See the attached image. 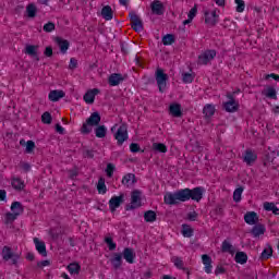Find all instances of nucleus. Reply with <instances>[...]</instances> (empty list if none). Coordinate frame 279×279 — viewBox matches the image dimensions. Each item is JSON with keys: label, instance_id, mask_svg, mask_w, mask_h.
Returning a JSON list of instances; mask_svg holds the SVG:
<instances>
[{"label": "nucleus", "instance_id": "obj_39", "mask_svg": "<svg viewBox=\"0 0 279 279\" xmlns=\"http://www.w3.org/2000/svg\"><path fill=\"white\" fill-rule=\"evenodd\" d=\"M162 45L165 46H169V45H173V43H175V35L173 34H167L162 37L161 39Z\"/></svg>", "mask_w": 279, "mask_h": 279}, {"label": "nucleus", "instance_id": "obj_59", "mask_svg": "<svg viewBox=\"0 0 279 279\" xmlns=\"http://www.w3.org/2000/svg\"><path fill=\"white\" fill-rule=\"evenodd\" d=\"M69 69H71V70L77 69V61H76L75 58H71V59H70Z\"/></svg>", "mask_w": 279, "mask_h": 279}, {"label": "nucleus", "instance_id": "obj_26", "mask_svg": "<svg viewBox=\"0 0 279 279\" xmlns=\"http://www.w3.org/2000/svg\"><path fill=\"white\" fill-rule=\"evenodd\" d=\"M65 96L64 90H51L48 95V99L50 101H60V99H62Z\"/></svg>", "mask_w": 279, "mask_h": 279}, {"label": "nucleus", "instance_id": "obj_57", "mask_svg": "<svg viewBox=\"0 0 279 279\" xmlns=\"http://www.w3.org/2000/svg\"><path fill=\"white\" fill-rule=\"evenodd\" d=\"M221 274H226V269L221 265H218L215 269V276H219Z\"/></svg>", "mask_w": 279, "mask_h": 279}, {"label": "nucleus", "instance_id": "obj_62", "mask_svg": "<svg viewBox=\"0 0 279 279\" xmlns=\"http://www.w3.org/2000/svg\"><path fill=\"white\" fill-rule=\"evenodd\" d=\"M50 236L53 239V241H57L59 239L60 234L56 232V230H50Z\"/></svg>", "mask_w": 279, "mask_h": 279}, {"label": "nucleus", "instance_id": "obj_51", "mask_svg": "<svg viewBox=\"0 0 279 279\" xmlns=\"http://www.w3.org/2000/svg\"><path fill=\"white\" fill-rule=\"evenodd\" d=\"M106 173H107L108 178H112V175H114V165L108 163Z\"/></svg>", "mask_w": 279, "mask_h": 279}, {"label": "nucleus", "instance_id": "obj_9", "mask_svg": "<svg viewBox=\"0 0 279 279\" xmlns=\"http://www.w3.org/2000/svg\"><path fill=\"white\" fill-rule=\"evenodd\" d=\"M205 23L209 27H215V25L219 23V15H217V11H205Z\"/></svg>", "mask_w": 279, "mask_h": 279}, {"label": "nucleus", "instance_id": "obj_58", "mask_svg": "<svg viewBox=\"0 0 279 279\" xmlns=\"http://www.w3.org/2000/svg\"><path fill=\"white\" fill-rule=\"evenodd\" d=\"M21 167L25 173H28V171H32V166L28 162H22Z\"/></svg>", "mask_w": 279, "mask_h": 279}, {"label": "nucleus", "instance_id": "obj_17", "mask_svg": "<svg viewBox=\"0 0 279 279\" xmlns=\"http://www.w3.org/2000/svg\"><path fill=\"white\" fill-rule=\"evenodd\" d=\"M125 77H123V74L121 73H113L108 78L109 86H119L121 82H124Z\"/></svg>", "mask_w": 279, "mask_h": 279}, {"label": "nucleus", "instance_id": "obj_38", "mask_svg": "<svg viewBox=\"0 0 279 279\" xmlns=\"http://www.w3.org/2000/svg\"><path fill=\"white\" fill-rule=\"evenodd\" d=\"M153 149L157 154H167V145L162 143H153Z\"/></svg>", "mask_w": 279, "mask_h": 279}, {"label": "nucleus", "instance_id": "obj_54", "mask_svg": "<svg viewBox=\"0 0 279 279\" xmlns=\"http://www.w3.org/2000/svg\"><path fill=\"white\" fill-rule=\"evenodd\" d=\"M44 54L46 58H51L53 56V48L51 46L46 47Z\"/></svg>", "mask_w": 279, "mask_h": 279}, {"label": "nucleus", "instance_id": "obj_50", "mask_svg": "<svg viewBox=\"0 0 279 279\" xmlns=\"http://www.w3.org/2000/svg\"><path fill=\"white\" fill-rule=\"evenodd\" d=\"M53 29H56V24L53 22H48L44 25V32H46L47 34L53 32Z\"/></svg>", "mask_w": 279, "mask_h": 279}, {"label": "nucleus", "instance_id": "obj_5", "mask_svg": "<svg viewBox=\"0 0 279 279\" xmlns=\"http://www.w3.org/2000/svg\"><path fill=\"white\" fill-rule=\"evenodd\" d=\"M143 206L141 202V191L135 190L131 193V203L125 206V210H136Z\"/></svg>", "mask_w": 279, "mask_h": 279}, {"label": "nucleus", "instance_id": "obj_14", "mask_svg": "<svg viewBox=\"0 0 279 279\" xmlns=\"http://www.w3.org/2000/svg\"><path fill=\"white\" fill-rule=\"evenodd\" d=\"M265 232H267L265 225L257 223V225H254V227L250 231V234H252V236H254V239H258V236H263V234H265Z\"/></svg>", "mask_w": 279, "mask_h": 279}, {"label": "nucleus", "instance_id": "obj_47", "mask_svg": "<svg viewBox=\"0 0 279 279\" xmlns=\"http://www.w3.org/2000/svg\"><path fill=\"white\" fill-rule=\"evenodd\" d=\"M105 243H107L110 252H114V250H117V243H114L112 238H105Z\"/></svg>", "mask_w": 279, "mask_h": 279}, {"label": "nucleus", "instance_id": "obj_53", "mask_svg": "<svg viewBox=\"0 0 279 279\" xmlns=\"http://www.w3.org/2000/svg\"><path fill=\"white\" fill-rule=\"evenodd\" d=\"M189 19H192V21L195 19V16H197V5H194L189 14H187Z\"/></svg>", "mask_w": 279, "mask_h": 279}, {"label": "nucleus", "instance_id": "obj_24", "mask_svg": "<svg viewBox=\"0 0 279 279\" xmlns=\"http://www.w3.org/2000/svg\"><path fill=\"white\" fill-rule=\"evenodd\" d=\"M258 156L252 151V149H247L244 153L243 160L246 162V165H253V162H256Z\"/></svg>", "mask_w": 279, "mask_h": 279}, {"label": "nucleus", "instance_id": "obj_36", "mask_svg": "<svg viewBox=\"0 0 279 279\" xmlns=\"http://www.w3.org/2000/svg\"><path fill=\"white\" fill-rule=\"evenodd\" d=\"M97 191L101 195H106V193L108 192V189L106 187V179H104L102 177L98 180Z\"/></svg>", "mask_w": 279, "mask_h": 279}, {"label": "nucleus", "instance_id": "obj_6", "mask_svg": "<svg viewBox=\"0 0 279 279\" xmlns=\"http://www.w3.org/2000/svg\"><path fill=\"white\" fill-rule=\"evenodd\" d=\"M129 19L131 21V27L132 29H134V32H143V20H141V17H138V15H136V12L131 11L129 13Z\"/></svg>", "mask_w": 279, "mask_h": 279}, {"label": "nucleus", "instance_id": "obj_3", "mask_svg": "<svg viewBox=\"0 0 279 279\" xmlns=\"http://www.w3.org/2000/svg\"><path fill=\"white\" fill-rule=\"evenodd\" d=\"M1 256L4 263L10 262V265H19V258H21V256L14 253L10 246H3Z\"/></svg>", "mask_w": 279, "mask_h": 279}, {"label": "nucleus", "instance_id": "obj_1", "mask_svg": "<svg viewBox=\"0 0 279 279\" xmlns=\"http://www.w3.org/2000/svg\"><path fill=\"white\" fill-rule=\"evenodd\" d=\"M204 193H206V189L202 186L192 190L186 187L174 193H167L163 196V202L168 206H175V204H179L180 202H189V199H192L193 202H202V199H204Z\"/></svg>", "mask_w": 279, "mask_h": 279}, {"label": "nucleus", "instance_id": "obj_63", "mask_svg": "<svg viewBox=\"0 0 279 279\" xmlns=\"http://www.w3.org/2000/svg\"><path fill=\"white\" fill-rule=\"evenodd\" d=\"M56 132H58V134H64V128L60 124H56Z\"/></svg>", "mask_w": 279, "mask_h": 279}, {"label": "nucleus", "instance_id": "obj_33", "mask_svg": "<svg viewBox=\"0 0 279 279\" xmlns=\"http://www.w3.org/2000/svg\"><path fill=\"white\" fill-rule=\"evenodd\" d=\"M37 12H38V8H36V4L29 3L26 7V14H27L28 19H35Z\"/></svg>", "mask_w": 279, "mask_h": 279}, {"label": "nucleus", "instance_id": "obj_20", "mask_svg": "<svg viewBox=\"0 0 279 279\" xmlns=\"http://www.w3.org/2000/svg\"><path fill=\"white\" fill-rule=\"evenodd\" d=\"M54 43H57L61 53H66V51H69V47H71L69 40L63 39L62 37H56Z\"/></svg>", "mask_w": 279, "mask_h": 279}, {"label": "nucleus", "instance_id": "obj_34", "mask_svg": "<svg viewBox=\"0 0 279 279\" xmlns=\"http://www.w3.org/2000/svg\"><path fill=\"white\" fill-rule=\"evenodd\" d=\"M144 219L146 223H154V221H156L157 219L156 211L147 210L146 213H144Z\"/></svg>", "mask_w": 279, "mask_h": 279}, {"label": "nucleus", "instance_id": "obj_7", "mask_svg": "<svg viewBox=\"0 0 279 279\" xmlns=\"http://www.w3.org/2000/svg\"><path fill=\"white\" fill-rule=\"evenodd\" d=\"M114 138L119 146L123 145L124 141H128V124H121L114 133Z\"/></svg>", "mask_w": 279, "mask_h": 279}, {"label": "nucleus", "instance_id": "obj_60", "mask_svg": "<svg viewBox=\"0 0 279 279\" xmlns=\"http://www.w3.org/2000/svg\"><path fill=\"white\" fill-rule=\"evenodd\" d=\"M51 263L49 260H41L37 263V267H49Z\"/></svg>", "mask_w": 279, "mask_h": 279}, {"label": "nucleus", "instance_id": "obj_35", "mask_svg": "<svg viewBox=\"0 0 279 279\" xmlns=\"http://www.w3.org/2000/svg\"><path fill=\"white\" fill-rule=\"evenodd\" d=\"M262 95H265V97H268V99H278L276 88L274 87L266 88L262 92Z\"/></svg>", "mask_w": 279, "mask_h": 279}, {"label": "nucleus", "instance_id": "obj_25", "mask_svg": "<svg viewBox=\"0 0 279 279\" xmlns=\"http://www.w3.org/2000/svg\"><path fill=\"white\" fill-rule=\"evenodd\" d=\"M101 16L105 21H112L114 16V12L112 11L111 5H106L101 9Z\"/></svg>", "mask_w": 279, "mask_h": 279}, {"label": "nucleus", "instance_id": "obj_19", "mask_svg": "<svg viewBox=\"0 0 279 279\" xmlns=\"http://www.w3.org/2000/svg\"><path fill=\"white\" fill-rule=\"evenodd\" d=\"M34 243H35V247H36L38 254H40V256L46 257L47 256V245L45 244V242L40 241L38 238H34Z\"/></svg>", "mask_w": 279, "mask_h": 279}, {"label": "nucleus", "instance_id": "obj_22", "mask_svg": "<svg viewBox=\"0 0 279 279\" xmlns=\"http://www.w3.org/2000/svg\"><path fill=\"white\" fill-rule=\"evenodd\" d=\"M203 265L205 266V274H213V258L204 254L202 255Z\"/></svg>", "mask_w": 279, "mask_h": 279}, {"label": "nucleus", "instance_id": "obj_23", "mask_svg": "<svg viewBox=\"0 0 279 279\" xmlns=\"http://www.w3.org/2000/svg\"><path fill=\"white\" fill-rule=\"evenodd\" d=\"M96 95H99V89L98 88H94V89L88 90L83 97L85 104H95V96Z\"/></svg>", "mask_w": 279, "mask_h": 279}, {"label": "nucleus", "instance_id": "obj_31", "mask_svg": "<svg viewBox=\"0 0 279 279\" xmlns=\"http://www.w3.org/2000/svg\"><path fill=\"white\" fill-rule=\"evenodd\" d=\"M11 184L15 191H23L25 189V182L21 178H13Z\"/></svg>", "mask_w": 279, "mask_h": 279}, {"label": "nucleus", "instance_id": "obj_56", "mask_svg": "<svg viewBox=\"0 0 279 279\" xmlns=\"http://www.w3.org/2000/svg\"><path fill=\"white\" fill-rule=\"evenodd\" d=\"M189 221H197V211H191L187 214Z\"/></svg>", "mask_w": 279, "mask_h": 279}, {"label": "nucleus", "instance_id": "obj_49", "mask_svg": "<svg viewBox=\"0 0 279 279\" xmlns=\"http://www.w3.org/2000/svg\"><path fill=\"white\" fill-rule=\"evenodd\" d=\"M182 76H183L184 84H191L193 80H195V76H193V74L191 73H183Z\"/></svg>", "mask_w": 279, "mask_h": 279}, {"label": "nucleus", "instance_id": "obj_16", "mask_svg": "<svg viewBox=\"0 0 279 279\" xmlns=\"http://www.w3.org/2000/svg\"><path fill=\"white\" fill-rule=\"evenodd\" d=\"M24 53H26V56H31V58L36 60V62L40 61V57H38V46L27 45Z\"/></svg>", "mask_w": 279, "mask_h": 279}, {"label": "nucleus", "instance_id": "obj_42", "mask_svg": "<svg viewBox=\"0 0 279 279\" xmlns=\"http://www.w3.org/2000/svg\"><path fill=\"white\" fill-rule=\"evenodd\" d=\"M51 121H53L51 113L49 111L44 112L41 116V123H45L46 125H51Z\"/></svg>", "mask_w": 279, "mask_h": 279}, {"label": "nucleus", "instance_id": "obj_4", "mask_svg": "<svg viewBox=\"0 0 279 279\" xmlns=\"http://www.w3.org/2000/svg\"><path fill=\"white\" fill-rule=\"evenodd\" d=\"M155 80L157 82L158 88L161 93L167 90V80H169V75L165 73V70L158 68L155 73Z\"/></svg>", "mask_w": 279, "mask_h": 279}, {"label": "nucleus", "instance_id": "obj_10", "mask_svg": "<svg viewBox=\"0 0 279 279\" xmlns=\"http://www.w3.org/2000/svg\"><path fill=\"white\" fill-rule=\"evenodd\" d=\"M217 56L216 50H207L198 56V64H208L211 60H215Z\"/></svg>", "mask_w": 279, "mask_h": 279}, {"label": "nucleus", "instance_id": "obj_46", "mask_svg": "<svg viewBox=\"0 0 279 279\" xmlns=\"http://www.w3.org/2000/svg\"><path fill=\"white\" fill-rule=\"evenodd\" d=\"M234 3L236 4L235 11L236 12H245V1L243 0H234Z\"/></svg>", "mask_w": 279, "mask_h": 279}, {"label": "nucleus", "instance_id": "obj_29", "mask_svg": "<svg viewBox=\"0 0 279 279\" xmlns=\"http://www.w3.org/2000/svg\"><path fill=\"white\" fill-rule=\"evenodd\" d=\"M221 252L233 255L236 252V248L233 245H231V243L228 242V240H225L221 245Z\"/></svg>", "mask_w": 279, "mask_h": 279}, {"label": "nucleus", "instance_id": "obj_61", "mask_svg": "<svg viewBox=\"0 0 279 279\" xmlns=\"http://www.w3.org/2000/svg\"><path fill=\"white\" fill-rule=\"evenodd\" d=\"M84 156L85 158H95V153L93 150H85Z\"/></svg>", "mask_w": 279, "mask_h": 279}, {"label": "nucleus", "instance_id": "obj_64", "mask_svg": "<svg viewBox=\"0 0 279 279\" xmlns=\"http://www.w3.org/2000/svg\"><path fill=\"white\" fill-rule=\"evenodd\" d=\"M7 192L5 190H0V202H5Z\"/></svg>", "mask_w": 279, "mask_h": 279}, {"label": "nucleus", "instance_id": "obj_41", "mask_svg": "<svg viewBox=\"0 0 279 279\" xmlns=\"http://www.w3.org/2000/svg\"><path fill=\"white\" fill-rule=\"evenodd\" d=\"M182 234L186 239H191V236H193V228L189 225H182Z\"/></svg>", "mask_w": 279, "mask_h": 279}, {"label": "nucleus", "instance_id": "obj_8", "mask_svg": "<svg viewBox=\"0 0 279 279\" xmlns=\"http://www.w3.org/2000/svg\"><path fill=\"white\" fill-rule=\"evenodd\" d=\"M125 202V194L121 193L119 196H113L109 201V208L111 213H116L117 208Z\"/></svg>", "mask_w": 279, "mask_h": 279}, {"label": "nucleus", "instance_id": "obj_55", "mask_svg": "<svg viewBox=\"0 0 279 279\" xmlns=\"http://www.w3.org/2000/svg\"><path fill=\"white\" fill-rule=\"evenodd\" d=\"M275 206L276 204L274 203H269V202L264 203V209H266L268 213L272 211Z\"/></svg>", "mask_w": 279, "mask_h": 279}, {"label": "nucleus", "instance_id": "obj_28", "mask_svg": "<svg viewBox=\"0 0 279 279\" xmlns=\"http://www.w3.org/2000/svg\"><path fill=\"white\" fill-rule=\"evenodd\" d=\"M169 110H170V114H172V117H175V118L182 117V105L172 104V105H170Z\"/></svg>", "mask_w": 279, "mask_h": 279}, {"label": "nucleus", "instance_id": "obj_37", "mask_svg": "<svg viewBox=\"0 0 279 279\" xmlns=\"http://www.w3.org/2000/svg\"><path fill=\"white\" fill-rule=\"evenodd\" d=\"M203 114H205V117H207V118L213 117L215 114V105L207 104L203 108Z\"/></svg>", "mask_w": 279, "mask_h": 279}, {"label": "nucleus", "instance_id": "obj_43", "mask_svg": "<svg viewBox=\"0 0 279 279\" xmlns=\"http://www.w3.org/2000/svg\"><path fill=\"white\" fill-rule=\"evenodd\" d=\"M80 269H82V267L77 263H72L68 266V271L70 274H80Z\"/></svg>", "mask_w": 279, "mask_h": 279}, {"label": "nucleus", "instance_id": "obj_44", "mask_svg": "<svg viewBox=\"0 0 279 279\" xmlns=\"http://www.w3.org/2000/svg\"><path fill=\"white\" fill-rule=\"evenodd\" d=\"M241 195H243V186H240L234 190L233 192V202L239 203L241 202Z\"/></svg>", "mask_w": 279, "mask_h": 279}, {"label": "nucleus", "instance_id": "obj_40", "mask_svg": "<svg viewBox=\"0 0 279 279\" xmlns=\"http://www.w3.org/2000/svg\"><path fill=\"white\" fill-rule=\"evenodd\" d=\"M16 219H19V216L16 214L12 213H7L4 216V223L10 225V223H14V221H16Z\"/></svg>", "mask_w": 279, "mask_h": 279}, {"label": "nucleus", "instance_id": "obj_15", "mask_svg": "<svg viewBox=\"0 0 279 279\" xmlns=\"http://www.w3.org/2000/svg\"><path fill=\"white\" fill-rule=\"evenodd\" d=\"M136 182H137L136 174H134V173H126L122 178V184H123V186H126V189L134 186V184H136Z\"/></svg>", "mask_w": 279, "mask_h": 279}, {"label": "nucleus", "instance_id": "obj_12", "mask_svg": "<svg viewBox=\"0 0 279 279\" xmlns=\"http://www.w3.org/2000/svg\"><path fill=\"white\" fill-rule=\"evenodd\" d=\"M110 263H111L114 271H118V269H121V266L123 265V254L122 253H113L112 257L110 258Z\"/></svg>", "mask_w": 279, "mask_h": 279}, {"label": "nucleus", "instance_id": "obj_30", "mask_svg": "<svg viewBox=\"0 0 279 279\" xmlns=\"http://www.w3.org/2000/svg\"><path fill=\"white\" fill-rule=\"evenodd\" d=\"M234 260L239 265H245V263H247V253L242 252V251L236 252Z\"/></svg>", "mask_w": 279, "mask_h": 279}, {"label": "nucleus", "instance_id": "obj_27", "mask_svg": "<svg viewBox=\"0 0 279 279\" xmlns=\"http://www.w3.org/2000/svg\"><path fill=\"white\" fill-rule=\"evenodd\" d=\"M24 210L25 207H23V204L21 202H13L11 204V211L15 214L17 217H20V215H23Z\"/></svg>", "mask_w": 279, "mask_h": 279}, {"label": "nucleus", "instance_id": "obj_32", "mask_svg": "<svg viewBox=\"0 0 279 279\" xmlns=\"http://www.w3.org/2000/svg\"><path fill=\"white\" fill-rule=\"evenodd\" d=\"M271 256H274V248L269 244H267V247L264 248L259 258L260 260H268V258H270Z\"/></svg>", "mask_w": 279, "mask_h": 279}, {"label": "nucleus", "instance_id": "obj_21", "mask_svg": "<svg viewBox=\"0 0 279 279\" xmlns=\"http://www.w3.org/2000/svg\"><path fill=\"white\" fill-rule=\"evenodd\" d=\"M122 256L124 260H126V263H129L130 265H133L134 258H136V254H134V250L130 247H125L123 250Z\"/></svg>", "mask_w": 279, "mask_h": 279}, {"label": "nucleus", "instance_id": "obj_18", "mask_svg": "<svg viewBox=\"0 0 279 279\" xmlns=\"http://www.w3.org/2000/svg\"><path fill=\"white\" fill-rule=\"evenodd\" d=\"M244 221L248 226H256L258 223V214L256 211H247L244 215Z\"/></svg>", "mask_w": 279, "mask_h": 279}, {"label": "nucleus", "instance_id": "obj_48", "mask_svg": "<svg viewBox=\"0 0 279 279\" xmlns=\"http://www.w3.org/2000/svg\"><path fill=\"white\" fill-rule=\"evenodd\" d=\"M34 149H36V143H34V141H27L26 142V154H33Z\"/></svg>", "mask_w": 279, "mask_h": 279}, {"label": "nucleus", "instance_id": "obj_2", "mask_svg": "<svg viewBox=\"0 0 279 279\" xmlns=\"http://www.w3.org/2000/svg\"><path fill=\"white\" fill-rule=\"evenodd\" d=\"M101 123V116L99 112L95 111L90 114V117L83 123L81 128L82 134H90L93 132V128L95 129V134L97 138H106V134H108V129L106 125H99Z\"/></svg>", "mask_w": 279, "mask_h": 279}, {"label": "nucleus", "instance_id": "obj_52", "mask_svg": "<svg viewBox=\"0 0 279 279\" xmlns=\"http://www.w3.org/2000/svg\"><path fill=\"white\" fill-rule=\"evenodd\" d=\"M130 150L132 151V154H138V151H141V145H138L137 143H132L130 145Z\"/></svg>", "mask_w": 279, "mask_h": 279}, {"label": "nucleus", "instance_id": "obj_11", "mask_svg": "<svg viewBox=\"0 0 279 279\" xmlns=\"http://www.w3.org/2000/svg\"><path fill=\"white\" fill-rule=\"evenodd\" d=\"M227 97L230 100L223 104V109L226 112H236L239 110V102L234 100V97L231 94H229Z\"/></svg>", "mask_w": 279, "mask_h": 279}, {"label": "nucleus", "instance_id": "obj_45", "mask_svg": "<svg viewBox=\"0 0 279 279\" xmlns=\"http://www.w3.org/2000/svg\"><path fill=\"white\" fill-rule=\"evenodd\" d=\"M172 263L174 266H177L178 269H186L184 268V262L178 256L172 257Z\"/></svg>", "mask_w": 279, "mask_h": 279}, {"label": "nucleus", "instance_id": "obj_13", "mask_svg": "<svg viewBox=\"0 0 279 279\" xmlns=\"http://www.w3.org/2000/svg\"><path fill=\"white\" fill-rule=\"evenodd\" d=\"M150 10L157 16H162L165 14V4L160 0H155L150 4Z\"/></svg>", "mask_w": 279, "mask_h": 279}]
</instances>
